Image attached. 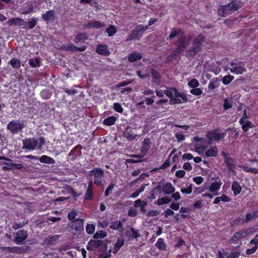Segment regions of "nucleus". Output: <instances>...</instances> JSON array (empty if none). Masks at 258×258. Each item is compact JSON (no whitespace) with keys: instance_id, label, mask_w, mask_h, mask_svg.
I'll list each match as a JSON object with an SVG mask.
<instances>
[{"instance_id":"f257e3e1","label":"nucleus","mask_w":258,"mask_h":258,"mask_svg":"<svg viewBox=\"0 0 258 258\" xmlns=\"http://www.w3.org/2000/svg\"><path fill=\"white\" fill-rule=\"evenodd\" d=\"M148 29V26H145L142 24L138 25L135 28L132 30L130 35L126 37V40L127 41H131L133 40L140 39Z\"/></svg>"},{"instance_id":"f03ea898","label":"nucleus","mask_w":258,"mask_h":258,"mask_svg":"<svg viewBox=\"0 0 258 258\" xmlns=\"http://www.w3.org/2000/svg\"><path fill=\"white\" fill-rule=\"evenodd\" d=\"M240 6L233 1L227 5L220 6L218 10V15L222 17H226L234 11L237 10Z\"/></svg>"},{"instance_id":"7ed1b4c3","label":"nucleus","mask_w":258,"mask_h":258,"mask_svg":"<svg viewBox=\"0 0 258 258\" xmlns=\"http://www.w3.org/2000/svg\"><path fill=\"white\" fill-rule=\"evenodd\" d=\"M221 130L219 128L209 131L206 134L208 143L211 144L213 141L218 142L220 140H223L226 136V132L221 133Z\"/></svg>"},{"instance_id":"20e7f679","label":"nucleus","mask_w":258,"mask_h":258,"mask_svg":"<svg viewBox=\"0 0 258 258\" xmlns=\"http://www.w3.org/2000/svg\"><path fill=\"white\" fill-rule=\"evenodd\" d=\"M89 175L94 178V183L96 186H100L102 184L103 178L104 176V171L98 167L94 168L89 172Z\"/></svg>"},{"instance_id":"39448f33","label":"nucleus","mask_w":258,"mask_h":258,"mask_svg":"<svg viewBox=\"0 0 258 258\" xmlns=\"http://www.w3.org/2000/svg\"><path fill=\"white\" fill-rule=\"evenodd\" d=\"M24 127V124L18 120H12L7 124L8 130L13 134H18L22 132Z\"/></svg>"},{"instance_id":"423d86ee","label":"nucleus","mask_w":258,"mask_h":258,"mask_svg":"<svg viewBox=\"0 0 258 258\" xmlns=\"http://www.w3.org/2000/svg\"><path fill=\"white\" fill-rule=\"evenodd\" d=\"M176 47L174 50L178 54L181 53L187 47V43L186 42L185 36L179 37L176 42L174 44Z\"/></svg>"},{"instance_id":"0eeeda50","label":"nucleus","mask_w":258,"mask_h":258,"mask_svg":"<svg viewBox=\"0 0 258 258\" xmlns=\"http://www.w3.org/2000/svg\"><path fill=\"white\" fill-rule=\"evenodd\" d=\"M84 220L81 218H77L71 222L69 225L70 228L72 230L81 232L84 230Z\"/></svg>"},{"instance_id":"6e6552de","label":"nucleus","mask_w":258,"mask_h":258,"mask_svg":"<svg viewBox=\"0 0 258 258\" xmlns=\"http://www.w3.org/2000/svg\"><path fill=\"white\" fill-rule=\"evenodd\" d=\"M38 142L34 138H28L23 140V149L33 150L37 146Z\"/></svg>"},{"instance_id":"1a4fd4ad","label":"nucleus","mask_w":258,"mask_h":258,"mask_svg":"<svg viewBox=\"0 0 258 258\" xmlns=\"http://www.w3.org/2000/svg\"><path fill=\"white\" fill-rule=\"evenodd\" d=\"M28 236V235L26 231L20 230L15 233L14 241L16 244H20L27 238Z\"/></svg>"},{"instance_id":"9d476101","label":"nucleus","mask_w":258,"mask_h":258,"mask_svg":"<svg viewBox=\"0 0 258 258\" xmlns=\"http://www.w3.org/2000/svg\"><path fill=\"white\" fill-rule=\"evenodd\" d=\"M248 234V232L247 230H241L238 232H236L228 240V243L229 244L235 243L238 239L243 237H245V236L247 235Z\"/></svg>"},{"instance_id":"9b49d317","label":"nucleus","mask_w":258,"mask_h":258,"mask_svg":"<svg viewBox=\"0 0 258 258\" xmlns=\"http://www.w3.org/2000/svg\"><path fill=\"white\" fill-rule=\"evenodd\" d=\"M7 23L9 26L14 25L21 28H22L24 25L27 24V22L20 18H12Z\"/></svg>"},{"instance_id":"f8f14e48","label":"nucleus","mask_w":258,"mask_h":258,"mask_svg":"<svg viewBox=\"0 0 258 258\" xmlns=\"http://www.w3.org/2000/svg\"><path fill=\"white\" fill-rule=\"evenodd\" d=\"M105 26L106 25L104 22L94 21L90 22L88 23L87 24L84 25L83 27L84 29H100L105 27Z\"/></svg>"},{"instance_id":"ddd939ff","label":"nucleus","mask_w":258,"mask_h":258,"mask_svg":"<svg viewBox=\"0 0 258 258\" xmlns=\"http://www.w3.org/2000/svg\"><path fill=\"white\" fill-rule=\"evenodd\" d=\"M230 65L231 66L230 71L234 74L241 75L246 71V69L243 66L237 65L235 62H231Z\"/></svg>"},{"instance_id":"4468645a","label":"nucleus","mask_w":258,"mask_h":258,"mask_svg":"<svg viewBox=\"0 0 258 258\" xmlns=\"http://www.w3.org/2000/svg\"><path fill=\"white\" fill-rule=\"evenodd\" d=\"M177 36L179 37L184 36V31L181 28H173L171 29L170 35L167 37V40H170Z\"/></svg>"},{"instance_id":"2eb2a0df","label":"nucleus","mask_w":258,"mask_h":258,"mask_svg":"<svg viewBox=\"0 0 258 258\" xmlns=\"http://www.w3.org/2000/svg\"><path fill=\"white\" fill-rule=\"evenodd\" d=\"M82 146L81 145L76 146L72 149L69 154V156L71 157V159L75 160L81 155V149Z\"/></svg>"},{"instance_id":"dca6fc26","label":"nucleus","mask_w":258,"mask_h":258,"mask_svg":"<svg viewBox=\"0 0 258 258\" xmlns=\"http://www.w3.org/2000/svg\"><path fill=\"white\" fill-rule=\"evenodd\" d=\"M164 94L170 99L169 104L171 105L179 104L182 102L180 99L174 97L172 90H165Z\"/></svg>"},{"instance_id":"f3484780","label":"nucleus","mask_w":258,"mask_h":258,"mask_svg":"<svg viewBox=\"0 0 258 258\" xmlns=\"http://www.w3.org/2000/svg\"><path fill=\"white\" fill-rule=\"evenodd\" d=\"M239 123L241 125L242 129L243 132L246 134V136L248 137H251L252 135L248 136L247 132L249 128L254 127V125L253 124V123L249 120L243 121L242 119H239Z\"/></svg>"},{"instance_id":"a211bd4d","label":"nucleus","mask_w":258,"mask_h":258,"mask_svg":"<svg viewBox=\"0 0 258 258\" xmlns=\"http://www.w3.org/2000/svg\"><path fill=\"white\" fill-rule=\"evenodd\" d=\"M64 188L67 190L68 194L72 195L73 199L75 201L77 200L78 197L82 196L83 194V191H77L69 185H66Z\"/></svg>"},{"instance_id":"6ab92c4d","label":"nucleus","mask_w":258,"mask_h":258,"mask_svg":"<svg viewBox=\"0 0 258 258\" xmlns=\"http://www.w3.org/2000/svg\"><path fill=\"white\" fill-rule=\"evenodd\" d=\"M103 245V241L101 240L91 239L87 245V249L88 250H92L94 248H98Z\"/></svg>"},{"instance_id":"aec40b11","label":"nucleus","mask_w":258,"mask_h":258,"mask_svg":"<svg viewBox=\"0 0 258 258\" xmlns=\"http://www.w3.org/2000/svg\"><path fill=\"white\" fill-rule=\"evenodd\" d=\"M123 136L128 141L134 140L137 135L133 132V128L131 126H127L123 132Z\"/></svg>"},{"instance_id":"412c9836","label":"nucleus","mask_w":258,"mask_h":258,"mask_svg":"<svg viewBox=\"0 0 258 258\" xmlns=\"http://www.w3.org/2000/svg\"><path fill=\"white\" fill-rule=\"evenodd\" d=\"M204 40L205 37L202 34H200L194 39L191 46L201 50L202 44Z\"/></svg>"},{"instance_id":"4be33fe9","label":"nucleus","mask_w":258,"mask_h":258,"mask_svg":"<svg viewBox=\"0 0 258 258\" xmlns=\"http://www.w3.org/2000/svg\"><path fill=\"white\" fill-rule=\"evenodd\" d=\"M96 51L99 54L105 56H108L110 53L107 45L104 44L97 45Z\"/></svg>"},{"instance_id":"5701e85b","label":"nucleus","mask_w":258,"mask_h":258,"mask_svg":"<svg viewBox=\"0 0 258 258\" xmlns=\"http://www.w3.org/2000/svg\"><path fill=\"white\" fill-rule=\"evenodd\" d=\"M125 235L129 238L137 239L140 237L139 230L134 228L133 227H130V229L125 232Z\"/></svg>"},{"instance_id":"b1692460","label":"nucleus","mask_w":258,"mask_h":258,"mask_svg":"<svg viewBox=\"0 0 258 258\" xmlns=\"http://www.w3.org/2000/svg\"><path fill=\"white\" fill-rule=\"evenodd\" d=\"M59 236L58 235H54L52 236H49L48 237L45 238L43 240L42 245H51L54 244L59 239Z\"/></svg>"},{"instance_id":"393cba45","label":"nucleus","mask_w":258,"mask_h":258,"mask_svg":"<svg viewBox=\"0 0 258 258\" xmlns=\"http://www.w3.org/2000/svg\"><path fill=\"white\" fill-rule=\"evenodd\" d=\"M142 54L139 52L134 51L128 55V60L131 62H134L142 58Z\"/></svg>"},{"instance_id":"a878e982","label":"nucleus","mask_w":258,"mask_h":258,"mask_svg":"<svg viewBox=\"0 0 258 258\" xmlns=\"http://www.w3.org/2000/svg\"><path fill=\"white\" fill-rule=\"evenodd\" d=\"M41 18L46 22L53 21L55 19V12L53 10H49L42 15Z\"/></svg>"},{"instance_id":"bb28decb","label":"nucleus","mask_w":258,"mask_h":258,"mask_svg":"<svg viewBox=\"0 0 258 258\" xmlns=\"http://www.w3.org/2000/svg\"><path fill=\"white\" fill-rule=\"evenodd\" d=\"M151 73L152 75L153 82L155 85L158 86L161 83V76L159 73L155 69L151 70Z\"/></svg>"},{"instance_id":"cd10ccee","label":"nucleus","mask_w":258,"mask_h":258,"mask_svg":"<svg viewBox=\"0 0 258 258\" xmlns=\"http://www.w3.org/2000/svg\"><path fill=\"white\" fill-rule=\"evenodd\" d=\"M4 164L8 166V167H3V169L5 170L6 169H11V170H15V169L20 170V169H22L24 167L23 165L21 163L16 164V163L5 162Z\"/></svg>"},{"instance_id":"c85d7f7f","label":"nucleus","mask_w":258,"mask_h":258,"mask_svg":"<svg viewBox=\"0 0 258 258\" xmlns=\"http://www.w3.org/2000/svg\"><path fill=\"white\" fill-rule=\"evenodd\" d=\"M162 190L166 195H170L174 192L175 188L170 182H167L164 185Z\"/></svg>"},{"instance_id":"c756f323","label":"nucleus","mask_w":258,"mask_h":258,"mask_svg":"<svg viewBox=\"0 0 258 258\" xmlns=\"http://www.w3.org/2000/svg\"><path fill=\"white\" fill-rule=\"evenodd\" d=\"M38 21L37 18H32L30 21L22 27V29L25 30H31L35 27Z\"/></svg>"},{"instance_id":"7c9ffc66","label":"nucleus","mask_w":258,"mask_h":258,"mask_svg":"<svg viewBox=\"0 0 258 258\" xmlns=\"http://www.w3.org/2000/svg\"><path fill=\"white\" fill-rule=\"evenodd\" d=\"M225 163L226 164L227 167L229 169H231L234 167V160L231 157H229L226 155V154L224 152H222Z\"/></svg>"},{"instance_id":"2f4dec72","label":"nucleus","mask_w":258,"mask_h":258,"mask_svg":"<svg viewBox=\"0 0 258 258\" xmlns=\"http://www.w3.org/2000/svg\"><path fill=\"white\" fill-rule=\"evenodd\" d=\"M231 189L233 191L234 195L237 196L240 193L242 188L239 183L234 180L232 182Z\"/></svg>"},{"instance_id":"473e14b6","label":"nucleus","mask_w":258,"mask_h":258,"mask_svg":"<svg viewBox=\"0 0 258 258\" xmlns=\"http://www.w3.org/2000/svg\"><path fill=\"white\" fill-rule=\"evenodd\" d=\"M124 240L123 238H118L116 242L114 245L112 252L116 254L119 250L120 248L124 245Z\"/></svg>"},{"instance_id":"72a5a7b5","label":"nucleus","mask_w":258,"mask_h":258,"mask_svg":"<svg viewBox=\"0 0 258 258\" xmlns=\"http://www.w3.org/2000/svg\"><path fill=\"white\" fill-rule=\"evenodd\" d=\"M222 184L220 180L212 182L209 187V190L213 192L218 191L220 189Z\"/></svg>"},{"instance_id":"f704fd0d","label":"nucleus","mask_w":258,"mask_h":258,"mask_svg":"<svg viewBox=\"0 0 258 258\" xmlns=\"http://www.w3.org/2000/svg\"><path fill=\"white\" fill-rule=\"evenodd\" d=\"M218 151L216 146H214L207 150L205 152L207 157H216L218 156Z\"/></svg>"},{"instance_id":"c9c22d12","label":"nucleus","mask_w":258,"mask_h":258,"mask_svg":"<svg viewBox=\"0 0 258 258\" xmlns=\"http://www.w3.org/2000/svg\"><path fill=\"white\" fill-rule=\"evenodd\" d=\"M88 39V35L84 32L78 33L75 36L74 40V42L77 43L81 41L87 40Z\"/></svg>"},{"instance_id":"e433bc0d","label":"nucleus","mask_w":258,"mask_h":258,"mask_svg":"<svg viewBox=\"0 0 258 258\" xmlns=\"http://www.w3.org/2000/svg\"><path fill=\"white\" fill-rule=\"evenodd\" d=\"M109 227L110 229L114 230H122L123 229V225L120 221L116 220L111 222Z\"/></svg>"},{"instance_id":"4c0bfd02","label":"nucleus","mask_w":258,"mask_h":258,"mask_svg":"<svg viewBox=\"0 0 258 258\" xmlns=\"http://www.w3.org/2000/svg\"><path fill=\"white\" fill-rule=\"evenodd\" d=\"M200 51H201V50H199V49H197V48L191 46L186 50L187 54H186V56L187 57H190L193 58Z\"/></svg>"},{"instance_id":"58836bf2","label":"nucleus","mask_w":258,"mask_h":258,"mask_svg":"<svg viewBox=\"0 0 258 258\" xmlns=\"http://www.w3.org/2000/svg\"><path fill=\"white\" fill-rule=\"evenodd\" d=\"M39 160L41 163L50 164H53L55 162L54 159L47 155H42L39 158Z\"/></svg>"},{"instance_id":"ea45409f","label":"nucleus","mask_w":258,"mask_h":258,"mask_svg":"<svg viewBox=\"0 0 258 258\" xmlns=\"http://www.w3.org/2000/svg\"><path fill=\"white\" fill-rule=\"evenodd\" d=\"M155 245L157 246L160 251L166 250V245L164 242V239L162 238H158Z\"/></svg>"},{"instance_id":"a19ab883","label":"nucleus","mask_w":258,"mask_h":258,"mask_svg":"<svg viewBox=\"0 0 258 258\" xmlns=\"http://www.w3.org/2000/svg\"><path fill=\"white\" fill-rule=\"evenodd\" d=\"M179 212L181 213V218L182 219L189 218L190 217L189 214L190 210L189 209L185 207H181L179 210Z\"/></svg>"},{"instance_id":"79ce46f5","label":"nucleus","mask_w":258,"mask_h":258,"mask_svg":"<svg viewBox=\"0 0 258 258\" xmlns=\"http://www.w3.org/2000/svg\"><path fill=\"white\" fill-rule=\"evenodd\" d=\"M116 120V118L114 116L107 117L103 120V124L107 126L113 125Z\"/></svg>"},{"instance_id":"37998d69","label":"nucleus","mask_w":258,"mask_h":258,"mask_svg":"<svg viewBox=\"0 0 258 258\" xmlns=\"http://www.w3.org/2000/svg\"><path fill=\"white\" fill-rule=\"evenodd\" d=\"M106 32L109 37H111L117 32L116 27L113 25H110L106 29Z\"/></svg>"},{"instance_id":"c03bdc74","label":"nucleus","mask_w":258,"mask_h":258,"mask_svg":"<svg viewBox=\"0 0 258 258\" xmlns=\"http://www.w3.org/2000/svg\"><path fill=\"white\" fill-rule=\"evenodd\" d=\"M40 58L39 57H36L35 58H30L29 60V64L32 68H36L40 66Z\"/></svg>"},{"instance_id":"a18cd8bd","label":"nucleus","mask_w":258,"mask_h":258,"mask_svg":"<svg viewBox=\"0 0 258 258\" xmlns=\"http://www.w3.org/2000/svg\"><path fill=\"white\" fill-rule=\"evenodd\" d=\"M76 48L77 46L72 43L63 45V49L66 51L76 52Z\"/></svg>"},{"instance_id":"49530a36","label":"nucleus","mask_w":258,"mask_h":258,"mask_svg":"<svg viewBox=\"0 0 258 258\" xmlns=\"http://www.w3.org/2000/svg\"><path fill=\"white\" fill-rule=\"evenodd\" d=\"M26 248L24 247H18V246H14L12 247V253L20 254L25 252L26 251Z\"/></svg>"},{"instance_id":"de8ad7c7","label":"nucleus","mask_w":258,"mask_h":258,"mask_svg":"<svg viewBox=\"0 0 258 258\" xmlns=\"http://www.w3.org/2000/svg\"><path fill=\"white\" fill-rule=\"evenodd\" d=\"M106 236H107L106 232L102 230H101L97 231L93 235V238H94L95 239H98L99 238L102 239V238L105 237Z\"/></svg>"},{"instance_id":"09e8293b","label":"nucleus","mask_w":258,"mask_h":258,"mask_svg":"<svg viewBox=\"0 0 258 258\" xmlns=\"http://www.w3.org/2000/svg\"><path fill=\"white\" fill-rule=\"evenodd\" d=\"M9 63L14 69H17L20 68L21 67L20 60L16 58H13L12 59H11Z\"/></svg>"},{"instance_id":"8fccbe9b","label":"nucleus","mask_w":258,"mask_h":258,"mask_svg":"<svg viewBox=\"0 0 258 258\" xmlns=\"http://www.w3.org/2000/svg\"><path fill=\"white\" fill-rule=\"evenodd\" d=\"M179 54L174 50L171 53H170L166 58V62L170 63L172 62L173 60H175Z\"/></svg>"},{"instance_id":"3c124183","label":"nucleus","mask_w":258,"mask_h":258,"mask_svg":"<svg viewBox=\"0 0 258 258\" xmlns=\"http://www.w3.org/2000/svg\"><path fill=\"white\" fill-rule=\"evenodd\" d=\"M241 168L246 172L258 174V169L256 168H250L247 166H243Z\"/></svg>"},{"instance_id":"603ef678","label":"nucleus","mask_w":258,"mask_h":258,"mask_svg":"<svg viewBox=\"0 0 258 258\" xmlns=\"http://www.w3.org/2000/svg\"><path fill=\"white\" fill-rule=\"evenodd\" d=\"M234 79V76L228 75L224 76L222 79V83L224 85H228L232 81H233Z\"/></svg>"},{"instance_id":"864d4df0","label":"nucleus","mask_w":258,"mask_h":258,"mask_svg":"<svg viewBox=\"0 0 258 258\" xmlns=\"http://www.w3.org/2000/svg\"><path fill=\"white\" fill-rule=\"evenodd\" d=\"M86 230L88 234H92L95 230V225L92 224H87L86 226Z\"/></svg>"},{"instance_id":"5fc2aeb1","label":"nucleus","mask_w":258,"mask_h":258,"mask_svg":"<svg viewBox=\"0 0 258 258\" xmlns=\"http://www.w3.org/2000/svg\"><path fill=\"white\" fill-rule=\"evenodd\" d=\"M171 202V199L167 198L164 197L162 198L159 199L157 201V204L158 205H162L164 204H168Z\"/></svg>"},{"instance_id":"6e6d98bb","label":"nucleus","mask_w":258,"mask_h":258,"mask_svg":"<svg viewBox=\"0 0 258 258\" xmlns=\"http://www.w3.org/2000/svg\"><path fill=\"white\" fill-rule=\"evenodd\" d=\"M40 95L43 99H47L51 97V94L47 89H44L40 92Z\"/></svg>"},{"instance_id":"4d7b16f0","label":"nucleus","mask_w":258,"mask_h":258,"mask_svg":"<svg viewBox=\"0 0 258 258\" xmlns=\"http://www.w3.org/2000/svg\"><path fill=\"white\" fill-rule=\"evenodd\" d=\"M199 85V81L196 79H192L188 82V86L192 88H197Z\"/></svg>"},{"instance_id":"13d9d810","label":"nucleus","mask_w":258,"mask_h":258,"mask_svg":"<svg viewBox=\"0 0 258 258\" xmlns=\"http://www.w3.org/2000/svg\"><path fill=\"white\" fill-rule=\"evenodd\" d=\"M240 223L244 224L242 222V218H240L239 217L236 218L231 220L230 222V224L231 227H234L235 225H239Z\"/></svg>"},{"instance_id":"bf43d9fd","label":"nucleus","mask_w":258,"mask_h":258,"mask_svg":"<svg viewBox=\"0 0 258 258\" xmlns=\"http://www.w3.org/2000/svg\"><path fill=\"white\" fill-rule=\"evenodd\" d=\"M160 183L161 182H159L158 185L154 187L151 191L152 193L157 194V196L159 195L162 192V188Z\"/></svg>"},{"instance_id":"052dcab7","label":"nucleus","mask_w":258,"mask_h":258,"mask_svg":"<svg viewBox=\"0 0 258 258\" xmlns=\"http://www.w3.org/2000/svg\"><path fill=\"white\" fill-rule=\"evenodd\" d=\"M192 184L190 183L186 188H182L180 189V191L182 194H190L192 192Z\"/></svg>"},{"instance_id":"680f3d73","label":"nucleus","mask_w":258,"mask_h":258,"mask_svg":"<svg viewBox=\"0 0 258 258\" xmlns=\"http://www.w3.org/2000/svg\"><path fill=\"white\" fill-rule=\"evenodd\" d=\"M78 213L76 211L74 210L70 212L68 215V219L72 222L73 221L76 220V217L77 216Z\"/></svg>"},{"instance_id":"e2e57ef3","label":"nucleus","mask_w":258,"mask_h":258,"mask_svg":"<svg viewBox=\"0 0 258 258\" xmlns=\"http://www.w3.org/2000/svg\"><path fill=\"white\" fill-rule=\"evenodd\" d=\"M219 85V84L216 81H212L210 82L208 87L209 89L213 90L218 87Z\"/></svg>"},{"instance_id":"0e129e2a","label":"nucleus","mask_w":258,"mask_h":258,"mask_svg":"<svg viewBox=\"0 0 258 258\" xmlns=\"http://www.w3.org/2000/svg\"><path fill=\"white\" fill-rule=\"evenodd\" d=\"M113 109L115 111L118 113H122L123 111L121 105L118 102L113 104Z\"/></svg>"},{"instance_id":"69168bd1","label":"nucleus","mask_w":258,"mask_h":258,"mask_svg":"<svg viewBox=\"0 0 258 258\" xmlns=\"http://www.w3.org/2000/svg\"><path fill=\"white\" fill-rule=\"evenodd\" d=\"M253 215H252L251 213H246L245 215V218H242V222L244 223H247L252 220H254Z\"/></svg>"},{"instance_id":"338daca9","label":"nucleus","mask_w":258,"mask_h":258,"mask_svg":"<svg viewBox=\"0 0 258 258\" xmlns=\"http://www.w3.org/2000/svg\"><path fill=\"white\" fill-rule=\"evenodd\" d=\"M190 93L194 95L199 96L203 93V91L200 88H195L190 90Z\"/></svg>"},{"instance_id":"774afa93","label":"nucleus","mask_w":258,"mask_h":258,"mask_svg":"<svg viewBox=\"0 0 258 258\" xmlns=\"http://www.w3.org/2000/svg\"><path fill=\"white\" fill-rule=\"evenodd\" d=\"M114 184L112 183H111L109 184V185L107 187L106 189L104 192L105 197H107L109 196L110 194V192L114 188Z\"/></svg>"}]
</instances>
